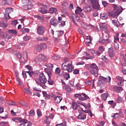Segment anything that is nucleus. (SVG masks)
Segmentation results:
<instances>
[{
    "label": "nucleus",
    "instance_id": "nucleus-1",
    "mask_svg": "<svg viewBox=\"0 0 126 126\" xmlns=\"http://www.w3.org/2000/svg\"><path fill=\"white\" fill-rule=\"evenodd\" d=\"M35 81L37 84L40 85V86L42 87L43 89H46V88H47V86L45 84L47 83V81H48V80H47V77H46L44 73L41 72L39 73L38 79H35Z\"/></svg>",
    "mask_w": 126,
    "mask_h": 126
},
{
    "label": "nucleus",
    "instance_id": "nucleus-2",
    "mask_svg": "<svg viewBox=\"0 0 126 126\" xmlns=\"http://www.w3.org/2000/svg\"><path fill=\"white\" fill-rule=\"evenodd\" d=\"M68 58H65L64 60L65 61L63 63L62 65V70L66 71L68 72H71L73 69V66L72 65V62L70 61H67Z\"/></svg>",
    "mask_w": 126,
    "mask_h": 126
},
{
    "label": "nucleus",
    "instance_id": "nucleus-3",
    "mask_svg": "<svg viewBox=\"0 0 126 126\" xmlns=\"http://www.w3.org/2000/svg\"><path fill=\"white\" fill-rule=\"evenodd\" d=\"M50 24L54 27H57L59 25V27H62V26H65V21L63 20V18L62 17H58V19L53 18L50 20Z\"/></svg>",
    "mask_w": 126,
    "mask_h": 126
},
{
    "label": "nucleus",
    "instance_id": "nucleus-4",
    "mask_svg": "<svg viewBox=\"0 0 126 126\" xmlns=\"http://www.w3.org/2000/svg\"><path fill=\"white\" fill-rule=\"evenodd\" d=\"M113 7L114 8V10L113 12H109L108 15L109 16H112V17H115L117 18L120 13H122L123 11V8L119 5L113 4Z\"/></svg>",
    "mask_w": 126,
    "mask_h": 126
},
{
    "label": "nucleus",
    "instance_id": "nucleus-5",
    "mask_svg": "<svg viewBox=\"0 0 126 126\" xmlns=\"http://www.w3.org/2000/svg\"><path fill=\"white\" fill-rule=\"evenodd\" d=\"M99 79L98 80V84L99 83V86L100 87H104L105 86V83H103L102 81H104L105 83H111V77L110 76H107L106 77H104L102 76H100L99 77Z\"/></svg>",
    "mask_w": 126,
    "mask_h": 126
},
{
    "label": "nucleus",
    "instance_id": "nucleus-6",
    "mask_svg": "<svg viewBox=\"0 0 126 126\" xmlns=\"http://www.w3.org/2000/svg\"><path fill=\"white\" fill-rule=\"evenodd\" d=\"M98 67L95 63H92L90 66V72L93 74L95 77H98V71L99 69Z\"/></svg>",
    "mask_w": 126,
    "mask_h": 126
},
{
    "label": "nucleus",
    "instance_id": "nucleus-7",
    "mask_svg": "<svg viewBox=\"0 0 126 126\" xmlns=\"http://www.w3.org/2000/svg\"><path fill=\"white\" fill-rule=\"evenodd\" d=\"M44 71L48 76V84H49V85H54V81L51 79L52 76H53V72H52V70L49 69L48 68H44Z\"/></svg>",
    "mask_w": 126,
    "mask_h": 126
},
{
    "label": "nucleus",
    "instance_id": "nucleus-8",
    "mask_svg": "<svg viewBox=\"0 0 126 126\" xmlns=\"http://www.w3.org/2000/svg\"><path fill=\"white\" fill-rule=\"evenodd\" d=\"M46 119L44 121V122L47 125H50L51 124V122L52 121V120L55 118V115L54 114L51 113L50 114L49 116H47V115L45 116Z\"/></svg>",
    "mask_w": 126,
    "mask_h": 126
},
{
    "label": "nucleus",
    "instance_id": "nucleus-9",
    "mask_svg": "<svg viewBox=\"0 0 126 126\" xmlns=\"http://www.w3.org/2000/svg\"><path fill=\"white\" fill-rule=\"evenodd\" d=\"M91 3L94 9H96L98 10L100 8V5L99 4V1L97 0H92Z\"/></svg>",
    "mask_w": 126,
    "mask_h": 126
},
{
    "label": "nucleus",
    "instance_id": "nucleus-10",
    "mask_svg": "<svg viewBox=\"0 0 126 126\" xmlns=\"http://www.w3.org/2000/svg\"><path fill=\"white\" fill-rule=\"evenodd\" d=\"M46 31V29L42 26H38L37 28V33L38 35H43Z\"/></svg>",
    "mask_w": 126,
    "mask_h": 126
},
{
    "label": "nucleus",
    "instance_id": "nucleus-11",
    "mask_svg": "<svg viewBox=\"0 0 126 126\" xmlns=\"http://www.w3.org/2000/svg\"><path fill=\"white\" fill-rule=\"evenodd\" d=\"M13 121L15 123H24V124H27L28 121L27 119H23L22 118H19L17 117H15L13 119Z\"/></svg>",
    "mask_w": 126,
    "mask_h": 126
},
{
    "label": "nucleus",
    "instance_id": "nucleus-12",
    "mask_svg": "<svg viewBox=\"0 0 126 126\" xmlns=\"http://www.w3.org/2000/svg\"><path fill=\"white\" fill-rule=\"evenodd\" d=\"M113 89L116 93H121L122 91H124V88L122 87L114 86Z\"/></svg>",
    "mask_w": 126,
    "mask_h": 126
},
{
    "label": "nucleus",
    "instance_id": "nucleus-13",
    "mask_svg": "<svg viewBox=\"0 0 126 126\" xmlns=\"http://www.w3.org/2000/svg\"><path fill=\"white\" fill-rule=\"evenodd\" d=\"M26 68H27V69L29 70L28 71H26V72H27V73H28L31 77H32V76H33V75H34V72L32 71V70H31V68H32V67L29 65L26 66Z\"/></svg>",
    "mask_w": 126,
    "mask_h": 126
},
{
    "label": "nucleus",
    "instance_id": "nucleus-14",
    "mask_svg": "<svg viewBox=\"0 0 126 126\" xmlns=\"http://www.w3.org/2000/svg\"><path fill=\"white\" fill-rule=\"evenodd\" d=\"M52 97H54V100L55 101V102L57 104H60L62 100H63V98L62 96H55V95H52Z\"/></svg>",
    "mask_w": 126,
    "mask_h": 126
},
{
    "label": "nucleus",
    "instance_id": "nucleus-15",
    "mask_svg": "<svg viewBox=\"0 0 126 126\" xmlns=\"http://www.w3.org/2000/svg\"><path fill=\"white\" fill-rule=\"evenodd\" d=\"M62 11H63V12H65V10H67V9H68V4L67 2H63L62 3Z\"/></svg>",
    "mask_w": 126,
    "mask_h": 126
},
{
    "label": "nucleus",
    "instance_id": "nucleus-16",
    "mask_svg": "<svg viewBox=\"0 0 126 126\" xmlns=\"http://www.w3.org/2000/svg\"><path fill=\"white\" fill-rule=\"evenodd\" d=\"M72 19V21H73V23L75 25H77V23H76V22H80V19H79V17H78L76 16L73 17Z\"/></svg>",
    "mask_w": 126,
    "mask_h": 126
},
{
    "label": "nucleus",
    "instance_id": "nucleus-17",
    "mask_svg": "<svg viewBox=\"0 0 126 126\" xmlns=\"http://www.w3.org/2000/svg\"><path fill=\"white\" fill-rule=\"evenodd\" d=\"M77 118L78 120H86V115L84 113H80L79 115L77 116Z\"/></svg>",
    "mask_w": 126,
    "mask_h": 126
},
{
    "label": "nucleus",
    "instance_id": "nucleus-18",
    "mask_svg": "<svg viewBox=\"0 0 126 126\" xmlns=\"http://www.w3.org/2000/svg\"><path fill=\"white\" fill-rule=\"evenodd\" d=\"M100 16L101 19H103V20L108 19V15L106 13H101Z\"/></svg>",
    "mask_w": 126,
    "mask_h": 126
},
{
    "label": "nucleus",
    "instance_id": "nucleus-19",
    "mask_svg": "<svg viewBox=\"0 0 126 126\" xmlns=\"http://www.w3.org/2000/svg\"><path fill=\"white\" fill-rule=\"evenodd\" d=\"M108 53L109 55V57L111 58H113L114 56V50L113 49V47H110L108 49Z\"/></svg>",
    "mask_w": 126,
    "mask_h": 126
},
{
    "label": "nucleus",
    "instance_id": "nucleus-20",
    "mask_svg": "<svg viewBox=\"0 0 126 126\" xmlns=\"http://www.w3.org/2000/svg\"><path fill=\"white\" fill-rule=\"evenodd\" d=\"M37 41H39L40 42H44V41H47L48 40V38L47 37H41L38 36L36 38Z\"/></svg>",
    "mask_w": 126,
    "mask_h": 126
},
{
    "label": "nucleus",
    "instance_id": "nucleus-21",
    "mask_svg": "<svg viewBox=\"0 0 126 126\" xmlns=\"http://www.w3.org/2000/svg\"><path fill=\"white\" fill-rule=\"evenodd\" d=\"M108 96L109 95L107 94L103 93L101 95V98L103 101H106Z\"/></svg>",
    "mask_w": 126,
    "mask_h": 126
},
{
    "label": "nucleus",
    "instance_id": "nucleus-22",
    "mask_svg": "<svg viewBox=\"0 0 126 126\" xmlns=\"http://www.w3.org/2000/svg\"><path fill=\"white\" fill-rule=\"evenodd\" d=\"M112 23L114 24V26H116V27H120V22L117 20H112Z\"/></svg>",
    "mask_w": 126,
    "mask_h": 126
},
{
    "label": "nucleus",
    "instance_id": "nucleus-23",
    "mask_svg": "<svg viewBox=\"0 0 126 126\" xmlns=\"http://www.w3.org/2000/svg\"><path fill=\"white\" fill-rule=\"evenodd\" d=\"M43 95L44 96L46 100H49V99L50 98V94H47V92H43Z\"/></svg>",
    "mask_w": 126,
    "mask_h": 126
},
{
    "label": "nucleus",
    "instance_id": "nucleus-24",
    "mask_svg": "<svg viewBox=\"0 0 126 126\" xmlns=\"http://www.w3.org/2000/svg\"><path fill=\"white\" fill-rule=\"evenodd\" d=\"M40 12L42 14H45V13H47L48 12V10L45 8L40 7Z\"/></svg>",
    "mask_w": 126,
    "mask_h": 126
},
{
    "label": "nucleus",
    "instance_id": "nucleus-25",
    "mask_svg": "<svg viewBox=\"0 0 126 126\" xmlns=\"http://www.w3.org/2000/svg\"><path fill=\"white\" fill-rule=\"evenodd\" d=\"M80 12H82V9H81L79 6L77 7V8L75 10L76 14H79Z\"/></svg>",
    "mask_w": 126,
    "mask_h": 126
},
{
    "label": "nucleus",
    "instance_id": "nucleus-26",
    "mask_svg": "<svg viewBox=\"0 0 126 126\" xmlns=\"http://www.w3.org/2000/svg\"><path fill=\"white\" fill-rule=\"evenodd\" d=\"M60 59H61V56L59 55H55L52 57V59H53L54 61H58Z\"/></svg>",
    "mask_w": 126,
    "mask_h": 126
},
{
    "label": "nucleus",
    "instance_id": "nucleus-27",
    "mask_svg": "<svg viewBox=\"0 0 126 126\" xmlns=\"http://www.w3.org/2000/svg\"><path fill=\"white\" fill-rule=\"evenodd\" d=\"M83 10L85 12H90V11L91 10V7H90V6L84 7L83 8Z\"/></svg>",
    "mask_w": 126,
    "mask_h": 126
},
{
    "label": "nucleus",
    "instance_id": "nucleus-28",
    "mask_svg": "<svg viewBox=\"0 0 126 126\" xmlns=\"http://www.w3.org/2000/svg\"><path fill=\"white\" fill-rule=\"evenodd\" d=\"M24 92L26 94H28V95H32V93L31 92V91H30V90H29V88H25Z\"/></svg>",
    "mask_w": 126,
    "mask_h": 126
},
{
    "label": "nucleus",
    "instance_id": "nucleus-29",
    "mask_svg": "<svg viewBox=\"0 0 126 126\" xmlns=\"http://www.w3.org/2000/svg\"><path fill=\"white\" fill-rule=\"evenodd\" d=\"M77 108H78V106L77 105V103L76 102L73 101L72 102V109L73 110H77Z\"/></svg>",
    "mask_w": 126,
    "mask_h": 126
},
{
    "label": "nucleus",
    "instance_id": "nucleus-30",
    "mask_svg": "<svg viewBox=\"0 0 126 126\" xmlns=\"http://www.w3.org/2000/svg\"><path fill=\"white\" fill-rule=\"evenodd\" d=\"M63 78L64 79H66V80H68L69 78H70V77L69 76V74L65 73L63 74Z\"/></svg>",
    "mask_w": 126,
    "mask_h": 126
},
{
    "label": "nucleus",
    "instance_id": "nucleus-31",
    "mask_svg": "<svg viewBox=\"0 0 126 126\" xmlns=\"http://www.w3.org/2000/svg\"><path fill=\"white\" fill-rule=\"evenodd\" d=\"M58 11V9L56 8L52 7L49 9L50 13H54L55 12H57Z\"/></svg>",
    "mask_w": 126,
    "mask_h": 126
},
{
    "label": "nucleus",
    "instance_id": "nucleus-32",
    "mask_svg": "<svg viewBox=\"0 0 126 126\" xmlns=\"http://www.w3.org/2000/svg\"><path fill=\"white\" fill-rule=\"evenodd\" d=\"M5 12H6V13H8L9 14V13H11V12H13V9H12V8H7L6 9Z\"/></svg>",
    "mask_w": 126,
    "mask_h": 126
},
{
    "label": "nucleus",
    "instance_id": "nucleus-33",
    "mask_svg": "<svg viewBox=\"0 0 126 126\" xmlns=\"http://www.w3.org/2000/svg\"><path fill=\"white\" fill-rule=\"evenodd\" d=\"M8 33H11V34H14V35H16L17 34V32L16 31V30H9L8 31Z\"/></svg>",
    "mask_w": 126,
    "mask_h": 126
},
{
    "label": "nucleus",
    "instance_id": "nucleus-34",
    "mask_svg": "<svg viewBox=\"0 0 126 126\" xmlns=\"http://www.w3.org/2000/svg\"><path fill=\"white\" fill-rule=\"evenodd\" d=\"M46 66H47V67H49V68H48V69H49L50 70H53V67H54V65L52 63H48V64H46Z\"/></svg>",
    "mask_w": 126,
    "mask_h": 126
},
{
    "label": "nucleus",
    "instance_id": "nucleus-35",
    "mask_svg": "<svg viewBox=\"0 0 126 126\" xmlns=\"http://www.w3.org/2000/svg\"><path fill=\"white\" fill-rule=\"evenodd\" d=\"M25 7H27V8H25V10H27V9H31L32 7H33V6L30 3L27 5H25Z\"/></svg>",
    "mask_w": 126,
    "mask_h": 126
},
{
    "label": "nucleus",
    "instance_id": "nucleus-36",
    "mask_svg": "<svg viewBox=\"0 0 126 126\" xmlns=\"http://www.w3.org/2000/svg\"><path fill=\"white\" fill-rule=\"evenodd\" d=\"M29 116L34 117L35 116V111L33 110H31L29 112Z\"/></svg>",
    "mask_w": 126,
    "mask_h": 126
},
{
    "label": "nucleus",
    "instance_id": "nucleus-37",
    "mask_svg": "<svg viewBox=\"0 0 126 126\" xmlns=\"http://www.w3.org/2000/svg\"><path fill=\"white\" fill-rule=\"evenodd\" d=\"M0 27L6 28V27H7V24L4 22L0 23Z\"/></svg>",
    "mask_w": 126,
    "mask_h": 126
},
{
    "label": "nucleus",
    "instance_id": "nucleus-38",
    "mask_svg": "<svg viewBox=\"0 0 126 126\" xmlns=\"http://www.w3.org/2000/svg\"><path fill=\"white\" fill-rule=\"evenodd\" d=\"M102 60L106 63H109V59L106 57V56H102Z\"/></svg>",
    "mask_w": 126,
    "mask_h": 126
},
{
    "label": "nucleus",
    "instance_id": "nucleus-39",
    "mask_svg": "<svg viewBox=\"0 0 126 126\" xmlns=\"http://www.w3.org/2000/svg\"><path fill=\"white\" fill-rule=\"evenodd\" d=\"M116 78L117 79V80H119L120 82H124L125 81V79H124L122 77L117 76L116 77Z\"/></svg>",
    "mask_w": 126,
    "mask_h": 126
},
{
    "label": "nucleus",
    "instance_id": "nucleus-40",
    "mask_svg": "<svg viewBox=\"0 0 126 126\" xmlns=\"http://www.w3.org/2000/svg\"><path fill=\"white\" fill-rule=\"evenodd\" d=\"M39 58H40V59H41L42 60H43L44 61H47V60L48 59L46 56H45L44 55H42V54L39 55Z\"/></svg>",
    "mask_w": 126,
    "mask_h": 126
},
{
    "label": "nucleus",
    "instance_id": "nucleus-41",
    "mask_svg": "<svg viewBox=\"0 0 126 126\" xmlns=\"http://www.w3.org/2000/svg\"><path fill=\"white\" fill-rule=\"evenodd\" d=\"M11 24L13 26H16V25L18 24V21L16 20H14L11 22Z\"/></svg>",
    "mask_w": 126,
    "mask_h": 126
},
{
    "label": "nucleus",
    "instance_id": "nucleus-42",
    "mask_svg": "<svg viewBox=\"0 0 126 126\" xmlns=\"http://www.w3.org/2000/svg\"><path fill=\"white\" fill-rule=\"evenodd\" d=\"M4 16L6 19H9L10 18V16H9V14L6 13L5 12L4 13Z\"/></svg>",
    "mask_w": 126,
    "mask_h": 126
},
{
    "label": "nucleus",
    "instance_id": "nucleus-43",
    "mask_svg": "<svg viewBox=\"0 0 126 126\" xmlns=\"http://www.w3.org/2000/svg\"><path fill=\"white\" fill-rule=\"evenodd\" d=\"M102 4L103 5L104 7H107V6H108V3L105 0L102 1Z\"/></svg>",
    "mask_w": 126,
    "mask_h": 126
},
{
    "label": "nucleus",
    "instance_id": "nucleus-44",
    "mask_svg": "<svg viewBox=\"0 0 126 126\" xmlns=\"http://www.w3.org/2000/svg\"><path fill=\"white\" fill-rule=\"evenodd\" d=\"M113 115H112L111 117L113 118V119H118V118H119V113H115V114H113Z\"/></svg>",
    "mask_w": 126,
    "mask_h": 126
},
{
    "label": "nucleus",
    "instance_id": "nucleus-45",
    "mask_svg": "<svg viewBox=\"0 0 126 126\" xmlns=\"http://www.w3.org/2000/svg\"><path fill=\"white\" fill-rule=\"evenodd\" d=\"M42 46L40 44H39L37 46V47L36 48V51L37 52H41V51H42Z\"/></svg>",
    "mask_w": 126,
    "mask_h": 126
},
{
    "label": "nucleus",
    "instance_id": "nucleus-46",
    "mask_svg": "<svg viewBox=\"0 0 126 126\" xmlns=\"http://www.w3.org/2000/svg\"><path fill=\"white\" fill-rule=\"evenodd\" d=\"M102 35L104 38H105H105H106V39H108V38H109V33L106 32H104V33H103Z\"/></svg>",
    "mask_w": 126,
    "mask_h": 126
},
{
    "label": "nucleus",
    "instance_id": "nucleus-47",
    "mask_svg": "<svg viewBox=\"0 0 126 126\" xmlns=\"http://www.w3.org/2000/svg\"><path fill=\"white\" fill-rule=\"evenodd\" d=\"M60 73H61V69H60V68L57 67L55 69V74H60Z\"/></svg>",
    "mask_w": 126,
    "mask_h": 126
},
{
    "label": "nucleus",
    "instance_id": "nucleus-48",
    "mask_svg": "<svg viewBox=\"0 0 126 126\" xmlns=\"http://www.w3.org/2000/svg\"><path fill=\"white\" fill-rule=\"evenodd\" d=\"M82 106H84L85 109H89L90 108V103H88L87 105H85V103L82 104Z\"/></svg>",
    "mask_w": 126,
    "mask_h": 126
},
{
    "label": "nucleus",
    "instance_id": "nucleus-49",
    "mask_svg": "<svg viewBox=\"0 0 126 126\" xmlns=\"http://www.w3.org/2000/svg\"><path fill=\"white\" fill-rule=\"evenodd\" d=\"M35 18H37V19H39L40 20H44V18L43 17H41L39 15H35Z\"/></svg>",
    "mask_w": 126,
    "mask_h": 126
},
{
    "label": "nucleus",
    "instance_id": "nucleus-50",
    "mask_svg": "<svg viewBox=\"0 0 126 126\" xmlns=\"http://www.w3.org/2000/svg\"><path fill=\"white\" fill-rule=\"evenodd\" d=\"M100 28L102 31H104V30H106L107 29V26H100Z\"/></svg>",
    "mask_w": 126,
    "mask_h": 126
},
{
    "label": "nucleus",
    "instance_id": "nucleus-51",
    "mask_svg": "<svg viewBox=\"0 0 126 126\" xmlns=\"http://www.w3.org/2000/svg\"><path fill=\"white\" fill-rule=\"evenodd\" d=\"M0 126H7V125H8V123L7 122H1L0 123Z\"/></svg>",
    "mask_w": 126,
    "mask_h": 126
},
{
    "label": "nucleus",
    "instance_id": "nucleus-52",
    "mask_svg": "<svg viewBox=\"0 0 126 126\" xmlns=\"http://www.w3.org/2000/svg\"><path fill=\"white\" fill-rule=\"evenodd\" d=\"M117 101L118 103H122L123 101V97L119 96V97L117 99Z\"/></svg>",
    "mask_w": 126,
    "mask_h": 126
},
{
    "label": "nucleus",
    "instance_id": "nucleus-53",
    "mask_svg": "<svg viewBox=\"0 0 126 126\" xmlns=\"http://www.w3.org/2000/svg\"><path fill=\"white\" fill-rule=\"evenodd\" d=\"M99 43H100L101 44H103V45H106V39H102L101 40L99 41Z\"/></svg>",
    "mask_w": 126,
    "mask_h": 126
},
{
    "label": "nucleus",
    "instance_id": "nucleus-54",
    "mask_svg": "<svg viewBox=\"0 0 126 126\" xmlns=\"http://www.w3.org/2000/svg\"><path fill=\"white\" fill-rule=\"evenodd\" d=\"M37 115L38 117H42V112H41V111H40L39 109L37 110Z\"/></svg>",
    "mask_w": 126,
    "mask_h": 126
},
{
    "label": "nucleus",
    "instance_id": "nucleus-55",
    "mask_svg": "<svg viewBox=\"0 0 126 126\" xmlns=\"http://www.w3.org/2000/svg\"><path fill=\"white\" fill-rule=\"evenodd\" d=\"M21 105H22V106H24V107H26V108H27L28 106H27V104H26V102L24 101H22L20 103Z\"/></svg>",
    "mask_w": 126,
    "mask_h": 126
},
{
    "label": "nucleus",
    "instance_id": "nucleus-56",
    "mask_svg": "<svg viewBox=\"0 0 126 126\" xmlns=\"http://www.w3.org/2000/svg\"><path fill=\"white\" fill-rule=\"evenodd\" d=\"M65 89L67 92H69L71 90V89L70 88V87H69V86H65Z\"/></svg>",
    "mask_w": 126,
    "mask_h": 126
},
{
    "label": "nucleus",
    "instance_id": "nucleus-57",
    "mask_svg": "<svg viewBox=\"0 0 126 126\" xmlns=\"http://www.w3.org/2000/svg\"><path fill=\"white\" fill-rule=\"evenodd\" d=\"M79 73V69H75L73 70V74H78Z\"/></svg>",
    "mask_w": 126,
    "mask_h": 126
},
{
    "label": "nucleus",
    "instance_id": "nucleus-58",
    "mask_svg": "<svg viewBox=\"0 0 126 126\" xmlns=\"http://www.w3.org/2000/svg\"><path fill=\"white\" fill-rule=\"evenodd\" d=\"M69 84L70 86H74V80H71L69 82Z\"/></svg>",
    "mask_w": 126,
    "mask_h": 126
},
{
    "label": "nucleus",
    "instance_id": "nucleus-59",
    "mask_svg": "<svg viewBox=\"0 0 126 126\" xmlns=\"http://www.w3.org/2000/svg\"><path fill=\"white\" fill-rule=\"evenodd\" d=\"M40 46H41L42 49H47V45L45 43L40 44Z\"/></svg>",
    "mask_w": 126,
    "mask_h": 126
},
{
    "label": "nucleus",
    "instance_id": "nucleus-60",
    "mask_svg": "<svg viewBox=\"0 0 126 126\" xmlns=\"http://www.w3.org/2000/svg\"><path fill=\"white\" fill-rule=\"evenodd\" d=\"M99 51H100V52L103 53V52H104V51H105V48H104L103 46H99Z\"/></svg>",
    "mask_w": 126,
    "mask_h": 126
},
{
    "label": "nucleus",
    "instance_id": "nucleus-61",
    "mask_svg": "<svg viewBox=\"0 0 126 126\" xmlns=\"http://www.w3.org/2000/svg\"><path fill=\"white\" fill-rule=\"evenodd\" d=\"M16 80L17 81L18 84H20V82H21V80L20 79L19 77H16Z\"/></svg>",
    "mask_w": 126,
    "mask_h": 126
},
{
    "label": "nucleus",
    "instance_id": "nucleus-62",
    "mask_svg": "<svg viewBox=\"0 0 126 126\" xmlns=\"http://www.w3.org/2000/svg\"><path fill=\"white\" fill-rule=\"evenodd\" d=\"M114 48L116 50H118L119 47V43L114 44Z\"/></svg>",
    "mask_w": 126,
    "mask_h": 126
},
{
    "label": "nucleus",
    "instance_id": "nucleus-63",
    "mask_svg": "<svg viewBox=\"0 0 126 126\" xmlns=\"http://www.w3.org/2000/svg\"><path fill=\"white\" fill-rule=\"evenodd\" d=\"M23 40L24 41H29L30 39H29V37H28V36H25L23 37Z\"/></svg>",
    "mask_w": 126,
    "mask_h": 126
},
{
    "label": "nucleus",
    "instance_id": "nucleus-64",
    "mask_svg": "<svg viewBox=\"0 0 126 126\" xmlns=\"http://www.w3.org/2000/svg\"><path fill=\"white\" fill-rule=\"evenodd\" d=\"M34 61L35 63H40L41 62V60L39 58H36L34 59Z\"/></svg>",
    "mask_w": 126,
    "mask_h": 126
}]
</instances>
